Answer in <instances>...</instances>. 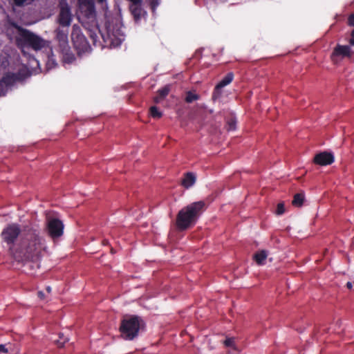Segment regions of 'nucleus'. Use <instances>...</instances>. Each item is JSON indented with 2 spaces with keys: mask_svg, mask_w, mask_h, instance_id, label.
Masks as SVG:
<instances>
[{
  "mask_svg": "<svg viewBox=\"0 0 354 354\" xmlns=\"http://www.w3.org/2000/svg\"><path fill=\"white\" fill-rule=\"evenodd\" d=\"M21 257L34 261L37 259L41 251V239L37 230L28 229L24 234L20 247Z\"/></svg>",
  "mask_w": 354,
  "mask_h": 354,
  "instance_id": "f03ea898",
  "label": "nucleus"
},
{
  "mask_svg": "<svg viewBox=\"0 0 354 354\" xmlns=\"http://www.w3.org/2000/svg\"><path fill=\"white\" fill-rule=\"evenodd\" d=\"M304 194L303 192L295 194L292 204L295 207H301L304 201Z\"/></svg>",
  "mask_w": 354,
  "mask_h": 354,
  "instance_id": "412c9836",
  "label": "nucleus"
},
{
  "mask_svg": "<svg viewBox=\"0 0 354 354\" xmlns=\"http://www.w3.org/2000/svg\"><path fill=\"white\" fill-rule=\"evenodd\" d=\"M143 326L144 322L139 316H127L121 321L120 326L121 336L126 340H132L138 335Z\"/></svg>",
  "mask_w": 354,
  "mask_h": 354,
  "instance_id": "7ed1b4c3",
  "label": "nucleus"
},
{
  "mask_svg": "<svg viewBox=\"0 0 354 354\" xmlns=\"http://www.w3.org/2000/svg\"><path fill=\"white\" fill-rule=\"evenodd\" d=\"M285 212V206L283 203H278L277 206V209L275 211V214L277 215H282Z\"/></svg>",
  "mask_w": 354,
  "mask_h": 354,
  "instance_id": "bb28decb",
  "label": "nucleus"
},
{
  "mask_svg": "<svg viewBox=\"0 0 354 354\" xmlns=\"http://www.w3.org/2000/svg\"><path fill=\"white\" fill-rule=\"evenodd\" d=\"M21 233L19 225L16 223H12L7 225L1 232V236L2 240L7 243L9 249L11 250Z\"/></svg>",
  "mask_w": 354,
  "mask_h": 354,
  "instance_id": "0eeeda50",
  "label": "nucleus"
},
{
  "mask_svg": "<svg viewBox=\"0 0 354 354\" xmlns=\"http://www.w3.org/2000/svg\"><path fill=\"white\" fill-rule=\"evenodd\" d=\"M196 182V176L194 174L188 172L185 174L184 178L182 180V185L185 188H189Z\"/></svg>",
  "mask_w": 354,
  "mask_h": 354,
  "instance_id": "f3484780",
  "label": "nucleus"
},
{
  "mask_svg": "<svg viewBox=\"0 0 354 354\" xmlns=\"http://www.w3.org/2000/svg\"><path fill=\"white\" fill-rule=\"evenodd\" d=\"M37 295L41 299H44V293L42 291H39Z\"/></svg>",
  "mask_w": 354,
  "mask_h": 354,
  "instance_id": "7c9ffc66",
  "label": "nucleus"
},
{
  "mask_svg": "<svg viewBox=\"0 0 354 354\" xmlns=\"http://www.w3.org/2000/svg\"><path fill=\"white\" fill-rule=\"evenodd\" d=\"M8 352V348H6L5 345L0 344V353H6Z\"/></svg>",
  "mask_w": 354,
  "mask_h": 354,
  "instance_id": "c756f323",
  "label": "nucleus"
},
{
  "mask_svg": "<svg viewBox=\"0 0 354 354\" xmlns=\"http://www.w3.org/2000/svg\"><path fill=\"white\" fill-rule=\"evenodd\" d=\"M46 291L48 292H51V288L50 286H47L46 288Z\"/></svg>",
  "mask_w": 354,
  "mask_h": 354,
  "instance_id": "473e14b6",
  "label": "nucleus"
},
{
  "mask_svg": "<svg viewBox=\"0 0 354 354\" xmlns=\"http://www.w3.org/2000/svg\"><path fill=\"white\" fill-rule=\"evenodd\" d=\"M199 96L197 94H195L191 91H188L186 93L185 96V102L187 103H192V102L198 100Z\"/></svg>",
  "mask_w": 354,
  "mask_h": 354,
  "instance_id": "4be33fe9",
  "label": "nucleus"
},
{
  "mask_svg": "<svg viewBox=\"0 0 354 354\" xmlns=\"http://www.w3.org/2000/svg\"><path fill=\"white\" fill-rule=\"evenodd\" d=\"M351 46L337 44L335 48L331 55V58L335 60L336 57H341L342 58H351L353 54V51L351 48Z\"/></svg>",
  "mask_w": 354,
  "mask_h": 354,
  "instance_id": "9b49d317",
  "label": "nucleus"
},
{
  "mask_svg": "<svg viewBox=\"0 0 354 354\" xmlns=\"http://www.w3.org/2000/svg\"><path fill=\"white\" fill-rule=\"evenodd\" d=\"M234 79V73L232 72L228 73L215 86L212 95V99L215 100L221 94V89L225 86L230 84Z\"/></svg>",
  "mask_w": 354,
  "mask_h": 354,
  "instance_id": "f8f14e48",
  "label": "nucleus"
},
{
  "mask_svg": "<svg viewBox=\"0 0 354 354\" xmlns=\"http://www.w3.org/2000/svg\"><path fill=\"white\" fill-rule=\"evenodd\" d=\"M78 2L82 6H87L89 10H94L93 0H78Z\"/></svg>",
  "mask_w": 354,
  "mask_h": 354,
  "instance_id": "b1692460",
  "label": "nucleus"
},
{
  "mask_svg": "<svg viewBox=\"0 0 354 354\" xmlns=\"http://www.w3.org/2000/svg\"><path fill=\"white\" fill-rule=\"evenodd\" d=\"M237 118L234 113H230L225 118L227 131H234L236 129Z\"/></svg>",
  "mask_w": 354,
  "mask_h": 354,
  "instance_id": "dca6fc26",
  "label": "nucleus"
},
{
  "mask_svg": "<svg viewBox=\"0 0 354 354\" xmlns=\"http://www.w3.org/2000/svg\"><path fill=\"white\" fill-rule=\"evenodd\" d=\"M16 28L18 31L16 37L18 46L30 47L35 50H41L44 46V40L39 36L19 26H16Z\"/></svg>",
  "mask_w": 354,
  "mask_h": 354,
  "instance_id": "20e7f679",
  "label": "nucleus"
},
{
  "mask_svg": "<svg viewBox=\"0 0 354 354\" xmlns=\"http://www.w3.org/2000/svg\"><path fill=\"white\" fill-rule=\"evenodd\" d=\"M56 39L59 43V48L66 47L68 45V28L59 27L55 30Z\"/></svg>",
  "mask_w": 354,
  "mask_h": 354,
  "instance_id": "4468645a",
  "label": "nucleus"
},
{
  "mask_svg": "<svg viewBox=\"0 0 354 354\" xmlns=\"http://www.w3.org/2000/svg\"><path fill=\"white\" fill-rule=\"evenodd\" d=\"M98 3H104V1H106V0H97Z\"/></svg>",
  "mask_w": 354,
  "mask_h": 354,
  "instance_id": "72a5a7b5",
  "label": "nucleus"
},
{
  "mask_svg": "<svg viewBox=\"0 0 354 354\" xmlns=\"http://www.w3.org/2000/svg\"><path fill=\"white\" fill-rule=\"evenodd\" d=\"M335 160L334 156L333 153L324 151L315 155L313 159V162L321 166H326L331 165Z\"/></svg>",
  "mask_w": 354,
  "mask_h": 354,
  "instance_id": "ddd939ff",
  "label": "nucleus"
},
{
  "mask_svg": "<svg viewBox=\"0 0 354 354\" xmlns=\"http://www.w3.org/2000/svg\"><path fill=\"white\" fill-rule=\"evenodd\" d=\"M46 230L48 235L53 239H56L63 235L64 224L58 218H50L48 220Z\"/></svg>",
  "mask_w": 354,
  "mask_h": 354,
  "instance_id": "1a4fd4ad",
  "label": "nucleus"
},
{
  "mask_svg": "<svg viewBox=\"0 0 354 354\" xmlns=\"http://www.w3.org/2000/svg\"><path fill=\"white\" fill-rule=\"evenodd\" d=\"M205 209V203L200 201L194 202L182 208L176 216V225L180 231L194 226Z\"/></svg>",
  "mask_w": 354,
  "mask_h": 354,
  "instance_id": "f257e3e1",
  "label": "nucleus"
},
{
  "mask_svg": "<svg viewBox=\"0 0 354 354\" xmlns=\"http://www.w3.org/2000/svg\"><path fill=\"white\" fill-rule=\"evenodd\" d=\"M19 80L18 74L6 73L0 80V97L5 96L8 91Z\"/></svg>",
  "mask_w": 354,
  "mask_h": 354,
  "instance_id": "6e6552de",
  "label": "nucleus"
},
{
  "mask_svg": "<svg viewBox=\"0 0 354 354\" xmlns=\"http://www.w3.org/2000/svg\"><path fill=\"white\" fill-rule=\"evenodd\" d=\"M14 4L17 7L24 6L28 0H12Z\"/></svg>",
  "mask_w": 354,
  "mask_h": 354,
  "instance_id": "c85d7f7f",
  "label": "nucleus"
},
{
  "mask_svg": "<svg viewBox=\"0 0 354 354\" xmlns=\"http://www.w3.org/2000/svg\"><path fill=\"white\" fill-rule=\"evenodd\" d=\"M71 39L74 48L79 55L91 51V46L86 37L82 34L81 28L77 24L73 26Z\"/></svg>",
  "mask_w": 354,
  "mask_h": 354,
  "instance_id": "423d86ee",
  "label": "nucleus"
},
{
  "mask_svg": "<svg viewBox=\"0 0 354 354\" xmlns=\"http://www.w3.org/2000/svg\"><path fill=\"white\" fill-rule=\"evenodd\" d=\"M346 287H347L348 289H351V288H352V287H353V284H352V283H351V282H349V281H348V282H347V283H346Z\"/></svg>",
  "mask_w": 354,
  "mask_h": 354,
  "instance_id": "2f4dec72",
  "label": "nucleus"
},
{
  "mask_svg": "<svg viewBox=\"0 0 354 354\" xmlns=\"http://www.w3.org/2000/svg\"><path fill=\"white\" fill-rule=\"evenodd\" d=\"M150 115L153 118H160L162 113L158 110L157 106H153L150 108Z\"/></svg>",
  "mask_w": 354,
  "mask_h": 354,
  "instance_id": "5701e85b",
  "label": "nucleus"
},
{
  "mask_svg": "<svg viewBox=\"0 0 354 354\" xmlns=\"http://www.w3.org/2000/svg\"><path fill=\"white\" fill-rule=\"evenodd\" d=\"M223 344L226 347H231L235 348V342L234 337L226 338L225 340L223 342Z\"/></svg>",
  "mask_w": 354,
  "mask_h": 354,
  "instance_id": "a878e982",
  "label": "nucleus"
},
{
  "mask_svg": "<svg viewBox=\"0 0 354 354\" xmlns=\"http://www.w3.org/2000/svg\"><path fill=\"white\" fill-rule=\"evenodd\" d=\"M149 5L153 10H154L159 5V0H149Z\"/></svg>",
  "mask_w": 354,
  "mask_h": 354,
  "instance_id": "cd10ccee",
  "label": "nucleus"
},
{
  "mask_svg": "<svg viewBox=\"0 0 354 354\" xmlns=\"http://www.w3.org/2000/svg\"><path fill=\"white\" fill-rule=\"evenodd\" d=\"M98 32L102 39V41H97L98 36L96 32L91 30L89 31V37L94 46H101L102 48H113L120 46L122 43V39L112 32L110 25L106 26L104 32L98 30Z\"/></svg>",
  "mask_w": 354,
  "mask_h": 354,
  "instance_id": "39448f33",
  "label": "nucleus"
},
{
  "mask_svg": "<svg viewBox=\"0 0 354 354\" xmlns=\"http://www.w3.org/2000/svg\"><path fill=\"white\" fill-rule=\"evenodd\" d=\"M108 243V241L107 240H104L103 241V244L106 245Z\"/></svg>",
  "mask_w": 354,
  "mask_h": 354,
  "instance_id": "f704fd0d",
  "label": "nucleus"
},
{
  "mask_svg": "<svg viewBox=\"0 0 354 354\" xmlns=\"http://www.w3.org/2000/svg\"><path fill=\"white\" fill-rule=\"evenodd\" d=\"M60 50L62 54L63 62L64 63L71 64L73 61H75V57L71 51L69 46L61 48Z\"/></svg>",
  "mask_w": 354,
  "mask_h": 354,
  "instance_id": "2eb2a0df",
  "label": "nucleus"
},
{
  "mask_svg": "<svg viewBox=\"0 0 354 354\" xmlns=\"http://www.w3.org/2000/svg\"><path fill=\"white\" fill-rule=\"evenodd\" d=\"M68 341L67 337H65L63 334H59V339L56 340V344L58 347L62 348L64 346L65 343Z\"/></svg>",
  "mask_w": 354,
  "mask_h": 354,
  "instance_id": "393cba45",
  "label": "nucleus"
},
{
  "mask_svg": "<svg viewBox=\"0 0 354 354\" xmlns=\"http://www.w3.org/2000/svg\"><path fill=\"white\" fill-rule=\"evenodd\" d=\"M72 21L71 8L67 3H60L58 23L63 28H68Z\"/></svg>",
  "mask_w": 354,
  "mask_h": 354,
  "instance_id": "9d476101",
  "label": "nucleus"
},
{
  "mask_svg": "<svg viewBox=\"0 0 354 354\" xmlns=\"http://www.w3.org/2000/svg\"><path fill=\"white\" fill-rule=\"evenodd\" d=\"M347 24L349 26L353 27V29L351 31L350 39L348 43L350 46H354V13L351 14L348 17Z\"/></svg>",
  "mask_w": 354,
  "mask_h": 354,
  "instance_id": "aec40b11",
  "label": "nucleus"
},
{
  "mask_svg": "<svg viewBox=\"0 0 354 354\" xmlns=\"http://www.w3.org/2000/svg\"><path fill=\"white\" fill-rule=\"evenodd\" d=\"M267 257V252L266 250H261L254 254V259L258 265H263Z\"/></svg>",
  "mask_w": 354,
  "mask_h": 354,
  "instance_id": "6ab92c4d",
  "label": "nucleus"
},
{
  "mask_svg": "<svg viewBox=\"0 0 354 354\" xmlns=\"http://www.w3.org/2000/svg\"><path fill=\"white\" fill-rule=\"evenodd\" d=\"M170 91V86L169 85H166L162 88L159 89L158 91V95L154 97V102L156 103H159L160 100L164 99L167 95H168Z\"/></svg>",
  "mask_w": 354,
  "mask_h": 354,
  "instance_id": "a211bd4d",
  "label": "nucleus"
}]
</instances>
